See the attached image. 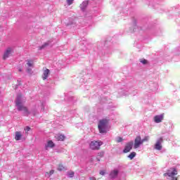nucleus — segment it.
Here are the masks:
<instances>
[{
	"instance_id": "1",
	"label": "nucleus",
	"mask_w": 180,
	"mask_h": 180,
	"mask_svg": "<svg viewBox=\"0 0 180 180\" xmlns=\"http://www.w3.org/2000/svg\"><path fill=\"white\" fill-rule=\"evenodd\" d=\"M25 102H26V98L25 96H22V95H18L15 100V105L17 106L18 110L22 112L25 116H27L32 112H30V111L27 110V108L23 105Z\"/></svg>"
},
{
	"instance_id": "2",
	"label": "nucleus",
	"mask_w": 180,
	"mask_h": 180,
	"mask_svg": "<svg viewBox=\"0 0 180 180\" xmlns=\"http://www.w3.org/2000/svg\"><path fill=\"white\" fill-rule=\"evenodd\" d=\"M98 127L100 133H108V131H109V119L104 118L100 120Z\"/></svg>"
},
{
	"instance_id": "3",
	"label": "nucleus",
	"mask_w": 180,
	"mask_h": 180,
	"mask_svg": "<svg viewBox=\"0 0 180 180\" xmlns=\"http://www.w3.org/2000/svg\"><path fill=\"white\" fill-rule=\"evenodd\" d=\"M165 176H168V179L172 180H178L175 175H178V170L175 168H170L166 173L164 174Z\"/></svg>"
},
{
	"instance_id": "4",
	"label": "nucleus",
	"mask_w": 180,
	"mask_h": 180,
	"mask_svg": "<svg viewBox=\"0 0 180 180\" xmlns=\"http://www.w3.org/2000/svg\"><path fill=\"white\" fill-rule=\"evenodd\" d=\"M102 144H103V142L101 141H91L89 143V147L91 150H99Z\"/></svg>"
},
{
	"instance_id": "5",
	"label": "nucleus",
	"mask_w": 180,
	"mask_h": 180,
	"mask_svg": "<svg viewBox=\"0 0 180 180\" xmlns=\"http://www.w3.org/2000/svg\"><path fill=\"white\" fill-rule=\"evenodd\" d=\"M131 94V89L126 88V89H120L118 91V96L120 98L121 96H129Z\"/></svg>"
},
{
	"instance_id": "6",
	"label": "nucleus",
	"mask_w": 180,
	"mask_h": 180,
	"mask_svg": "<svg viewBox=\"0 0 180 180\" xmlns=\"http://www.w3.org/2000/svg\"><path fill=\"white\" fill-rule=\"evenodd\" d=\"M13 51H14L13 47L7 48L4 52L3 58L4 60H6V58H9V57H11V56L13 54Z\"/></svg>"
},
{
	"instance_id": "7",
	"label": "nucleus",
	"mask_w": 180,
	"mask_h": 180,
	"mask_svg": "<svg viewBox=\"0 0 180 180\" xmlns=\"http://www.w3.org/2000/svg\"><path fill=\"white\" fill-rule=\"evenodd\" d=\"M141 146H143V141H141V136H137L134 139V148H140Z\"/></svg>"
},
{
	"instance_id": "8",
	"label": "nucleus",
	"mask_w": 180,
	"mask_h": 180,
	"mask_svg": "<svg viewBox=\"0 0 180 180\" xmlns=\"http://www.w3.org/2000/svg\"><path fill=\"white\" fill-rule=\"evenodd\" d=\"M162 141H163L162 138H160L157 140L154 146L155 150H158L159 151L162 150Z\"/></svg>"
},
{
	"instance_id": "9",
	"label": "nucleus",
	"mask_w": 180,
	"mask_h": 180,
	"mask_svg": "<svg viewBox=\"0 0 180 180\" xmlns=\"http://www.w3.org/2000/svg\"><path fill=\"white\" fill-rule=\"evenodd\" d=\"M117 175H119V170L114 169L110 172L109 174V178L110 179H115V178H117Z\"/></svg>"
},
{
	"instance_id": "10",
	"label": "nucleus",
	"mask_w": 180,
	"mask_h": 180,
	"mask_svg": "<svg viewBox=\"0 0 180 180\" xmlns=\"http://www.w3.org/2000/svg\"><path fill=\"white\" fill-rule=\"evenodd\" d=\"M154 122L155 123H161V122H162V120H164V115L161 114L159 115H156L154 117Z\"/></svg>"
},
{
	"instance_id": "11",
	"label": "nucleus",
	"mask_w": 180,
	"mask_h": 180,
	"mask_svg": "<svg viewBox=\"0 0 180 180\" xmlns=\"http://www.w3.org/2000/svg\"><path fill=\"white\" fill-rule=\"evenodd\" d=\"M49 75H50V70L47 68H44L43 69V74H42V79H47L49 78Z\"/></svg>"
},
{
	"instance_id": "12",
	"label": "nucleus",
	"mask_w": 180,
	"mask_h": 180,
	"mask_svg": "<svg viewBox=\"0 0 180 180\" xmlns=\"http://www.w3.org/2000/svg\"><path fill=\"white\" fill-rule=\"evenodd\" d=\"M89 4V1H83L80 4V9H81V11H82L83 12L85 11L86 8L88 7Z\"/></svg>"
},
{
	"instance_id": "13",
	"label": "nucleus",
	"mask_w": 180,
	"mask_h": 180,
	"mask_svg": "<svg viewBox=\"0 0 180 180\" xmlns=\"http://www.w3.org/2000/svg\"><path fill=\"white\" fill-rule=\"evenodd\" d=\"M132 148H133L132 142L127 143L124 149V153H129Z\"/></svg>"
},
{
	"instance_id": "14",
	"label": "nucleus",
	"mask_w": 180,
	"mask_h": 180,
	"mask_svg": "<svg viewBox=\"0 0 180 180\" xmlns=\"http://www.w3.org/2000/svg\"><path fill=\"white\" fill-rule=\"evenodd\" d=\"M55 139L58 140V141H64V140H65V136L58 134L55 136Z\"/></svg>"
},
{
	"instance_id": "15",
	"label": "nucleus",
	"mask_w": 180,
	"mask_h": 180,
	"mask_svg": "<svg viewBox=\"0 0 180 180\" xmlns=\"http://www.w3.org/2000/svg\"><path fill=\"white\" fill-rule=\"evenodd\" d=\"M15 140L16 141H19V140H22V137H23V134L20 131H15Z\"/></svg>"
},
{
	"instance_id": "16",
	"label": "nucleus",
	"mask_w": 180,
	"mask_h": 180,
	"mask_svg": "<svg viewBox=\"0 0 180 180\" xmlns=\"http://www.w3.org/2000/svg\"><path fill=\"white\" fill-rule=\"evenodd\" d=\"M54 147V143L53 141H48L45 145V149L49 150V148H53Z\"/></svg>"
},
{
	"instance_id": "17",
	"label": "nucleus",
	"mask_w": 180,
	"mask_h": 180,
	"mask_svg": "<svg viewBox=\"0 0 180 180\" xmlns=\"http://www.w3.org/2000/svg\"><path fill=\"white\" fill-rule=\"evenodd\" d=\"M134 157H136L135 152H132L128 155V158H130L131 160H133V158H134Z\"/></svg>"
},
{
	"instance_id": "18",
	"label": "nucleus",
	"mask_w": 180,
	"mask_h": 180,
	"mask_svg": "<svg viewBox=\"0 0 180 180\" xmlns=\"http://www.w3.org/2000/svg\"><path fill=\"white\" fill-rule=\"evenodd\" d=\"M53 174H54V170H51L50 172H46L45 174V176H47L48 178H50V176H51V175H53Z\"/></svg>"
},
{
	"instance_id": "19",
	"label": "nucleus",
	"mask_w": 180,
	"mask_h": 180,
	"mask_svg": "<svg viewBox=\"0 0 180 180\" xmlns=\"http://www.w3.org/2000/svg\"><path fill=\"white\" fill-rule=\"evenodd\" d=\"M74 174H75L74 172L70 171L68 172L67 176H68V178H73Z\"/></svg>"
},
{
	"instance_id": "20",
	"label": "nucleus",
	"mask_w": 180,
	"mask_h": 180,
	"mask_svg": "<svg viewBox=\"0 0 180 180\" xmlns=\"http://www.w3.org/2000/svg\"><path fill=\"white\" fill-rule=\"evenodd\" d=\"M41 105V110H42V112H44V106H46V102L42 101L40 103Z\"/></svg>"
},
{
	"instance_id": "21",
	"label": "nucleus",
	"mask_w": 180,
	"mask_h": 180,
	"mask_svg": "<svg viewBox=\"0 0 180 180\" xmlns=\"http://www.w3.org/2000/svg\"><path fill=\"white\" fill-rule=\"evenodd\" d=\"M115 141H116V143H122V141H123V138H122L120 136H117L115 138Z\"/></svg>"
},
{
	"instance_id": "22",
	"label": "nucleus",
	"mask_w": 180,
	"mask_h": 180,
	"mask_svg": "<svg viewBox=\"0 0 180 180\" xmlns=\"http://www.w3.org/2000/svg\"><path fill=\"white\" fill-rule=\"evenodd\" d=\"M140 63H141V64H143V65L148 64V61L146 59H140Z\"/></svg>"
},
{
	"instance_id": "23",
	"label": "nucleus",
	"mask_w": 180,
	"mask_h": 180,
	"mask_svg": "<svg viewBox=\"0 0 180 180\" xmlns=\"http://www.w3.org/2000/svg\"><path fill=\"white\" fill-rule=\"evenodd\" d=\"M58 171H64V166L62 164L58 165Z\"/></svg>"
},
{
	"instance_id": "24",
	"label": "nucleus",
	"mask_w": 180,
	"mask_h": 180,
	"mask_svg": "<svg viewBox=\"0 0 180 180\" xmlns=\"http://www.w3.org/2000/svg\"><path fill=\"white\" fill-rule=\"evenodd\" d=\"M150 140V136H145L143 139H141L142 143H145V141H148Z\"/></svg>"
},
{
	"instance_id": "25",
	"label": "nucleus",
	"mask_w": 180,
	"mask_h": 180,
	"mask_svg": "<svg viewBox=\"0 0 180 180\" xmlns=\"http://www.w3.org/2000/svg\"><path fill=\"white\" fill-rule=\"evenodd\" d=\"M67 4L68 5V6L72 5V4H74V0H66Z\"/></svg>"
},
{
	"instance_id": "26",
	"label": "nucleus",
	"mask_w": 180,
	"mask_h": 180,
	"mask_svg": "<svg viewBox=\"0 0 180 180\" xmlns=\"http://www.w3.org/2000/svg\"><path fill=\"white\" fill-rule=\"evenodd\" d=\"M27 65L28 67H33V62L32 60H27Z\"/></svg>"
},
{
	"instance_id": "27",
	"label": "nucleus",
	"mask_w": 180,
	"mask_h": 180,
	"mask_svg": "<svg viewBox=\"0 0 180 180\" xmlns=\"http://www.w3.org/2000/svg\"><path fill=\"white\" fill-rule=\"evenodd\" d=\"M47 46H49V44L48 43H45L41 46H40V50H43V49H45L46 47H47Z\"/></svg>"
},
{
	"instance_id": "28",
	"label": "nucleus",
	"mask_w": 180,
	"mask_h": 180,
	"mask_svg": "<svg viewBox=\"0 0 180 180\" xmlns=\"http://www.w3.org/2000/svg\"><path fill=\"white\" fill-rule=\"evenodd\" d=\"M25 132L27 133V131H30V127H26L25 128Z\"/></svg>"
},
{
	"instance_id": "29",
	"label": "nucleus",
	"mask_w": 180,
	"mask_h": 180,
	"mask_svg": "<svg viewBox=\"0 0 180 180\" xmlns=\"http://www.w3.org/2000/svg\"><path fill=\"white\" fill-rule=\"evenodd\" d=\"M105 170H101V171L100 172V175H105Z\"/></svg>"
},
{
	"instance_id": "30",
	"label": "nucleus",
	"mask_w": 180,
	"mask_h": 180,
	"mask_svg": "<svg viewBox=\"0 0 180 180\" xmlns=\"http://www.w3.org/2000/svg\"><path fill=\"white\" fill-rule=\"evenodd\" d=\"M27 72L28 74H32V69L28 68V69L27 70Z\"/></svg>"
},
{
	"instance_id": "31",
	"label": "nucleus",
	"mask_w": 180,
	"mask_h": 180,
	"mask_svg": "<svg viewBox=\"0 0 180 180\" xmlns=\"http://www.w3.org/2000/svg\"><path fill=\"white\" fill-rule=\"evenodd\" d=\"M89 179L90 180H96V179L95 177H90Z\"/></svg>"
},
{
	"instance_id": "32",
	"label": "nucleus",
	"mask_w": 180,
	"mask_h": 180,
	"mask_svg": "<svg viewBox=\"0 0 180 180\" xmlns=\"http://www.w3.org/2000/svg\"><path fill=\"white\" fill-rule=\"evenodd\" d=\"M19 71L20 72V71H22V70H21V69H19Z\"/></svg>"
},
{
	"instance_id": "33",
	"label": "nucleus",
	"mask_w": 180,
	"mask_h": 180,
	"mask_svg": "<svg viewBox=\"0 0 180 180\" xmlns=\"http://www.w3.org/2000/svg\"><path fill=\"white\" fill-rule=\"evenodd\" d=\"M32 114L35 115L34 112H32Z\"/></svg>"
}]
</instances>
